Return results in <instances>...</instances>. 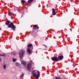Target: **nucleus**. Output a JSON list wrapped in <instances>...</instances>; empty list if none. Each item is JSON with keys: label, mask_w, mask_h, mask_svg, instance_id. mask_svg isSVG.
<instances>
[{"label": "nucleus", "mask_w": 79, "mask_h": 79, "mask_svg": "<svg viewBox=\"0 0 79 79\" xmlns=\"http://www.w3.org/2000/svg\"><path fill=\"white\" fill-rule=\"evenodd\" d=\"M0 56H2V54H0Z\"/></svg>", "instance_id": "nucleus-24"}, {"label": "nucleus", "mask_w": 79, "mask_h": 79, "mask_svg": "<svg viewBox=\"0 0 79 79\" xmlns=\"http://www.w3.org/2000/svg\"><path fill=\"white\" fill-rule=\"evenodd\" d=\"M73 66L74 67H75V65H73Z\"/></svg>", "instance_id": "nucleus-27"}, {"label": "nucleus", "mask_w": 79, "mask_h": 79, "mask_svg": "<svg viewBox=\"0 0 79 79\" xmlns=\"http://www.w3.org/2000/svg\"><path fill=\"white\" fill-rule=\"evenodd\" d=\"M32 62V61L31 60L30 61V63H31Z\"/></svg>", "instance_id": "nucleus-26"}, {"label": "nucleus", "mask_w": 79, "mask_h": 79, "mask_svg": "<svg viewBox=\"0 0 79 79\" xmlns=\"http://www.w3.org/2000/svg\"><path fill=\"white\" fill-rule=\"evenodd\" d=\"M7 27L9 28H11V27H12V29L14 31H15V26L14 25V24H13V23L12 22L10 23L9 24V25Z\"/></svg>", "instance_id": "nucleus-2"}, {"label": "nucleus", "mask_w": 79, "mask_h": 79, "mask_svg": "<svg viewBox=\"0 0 79 79\" xmlns=\"http://www.w3.org/2000/svg\"><path fill=\"white\" fill-rule=\"evenodd\" d=\"M73 64H74V62H73Z\"/></svg>", "instance_id": "nucleus-29"}, {"label": "nucleus", "mask_w": 79, "mask_h": 79, "mask_svg": "<svg viewBox=\"0 0 79 79\" xmlns=\"http://www.w3.org/2000/svg\"><path fill=\"white\" fill-rule=\"evenodd\" d=\"M32 44H29L28 45V47H32Z\"/></svg>", "instance_id": "nucleus-13"}, {"label": "nucleus", "mask_w": 79, "mask_h": 79, "mask_svg": "<svg viewBox=\"0 0 79 79\" xmlns=\"http://www.w3.org/2000/svg\"><path fill=\"white\" fill-rule=\"evenodd\" d=\"M55 79H62L60 77H57L55 78Z\"/></svg>", "instance_id": "nucleus-20"}, {"label": "nucleus", "mask_w": 79, "mask_h": 79, "mask_svg": "<svg viewBox=\"0 0 79 79\" xmlns=\"http://www.w3.org/2000/svg\"><path fill=\"white\" fill-rule=\"evenodd\" d=\"M37 71L38 73V74L36 75L37 74L36 72H35V70H34L32 72L33 75V76H34L35 77H36L37 78H39V76H40V72L39 71L37 70Z\"/></svg>", "instance_id": "nucleus-1"}, {"label": "nucleus", "mask_w": 79, "mask_h": 79, "mask_svg": "<svg viewBox=\"0 0 79 79\" xmlns=\"http://www.w3.org/2000/svg\"><path fill=\"white\" fill-rule=\"evenodd\" d=\"M53 79H54V78H53Z\"/></svg>", "instance_id": "nucleus-30"}, {"label": "nucleus", "mask_w": 79, "mask_h": 79, "mask_svg": "<svg viewBox=\"0 0 79 79\" xmlns=\"http://www.w3.org/2000/svg\"><path fill=\"white\" fill-rule=\"evenodd\" d=\"M24 53H25V51L24 50H22L20 52H19V54L20 58L21 59L23 58Z\"/></svg>", "instance_id": "nucleus-3"}, {"label": "nucleus", "mask_w": 79, "mask_h": 79, "mask_svg": "<svg viewBox=\"0 0 79 79\" xmlns=\"http://www.w3.org/2000/svg\"><path fill=\"white\" fill-rule=\"evenodd\" d=\"M52 60L53 61H59V59L57 57L54 56L52 57Z\"/></svg>", "instance_id": "nucleus-4"}, {"label": "nucleus", "mask_w": 79, "mask_h": 79, "mask_svg": "<svg viewBox=\"0 0 79 79\" xmlns=\"http://www.w3.org/2000/svg\"><path fill=\"white\" fill-rule=\"evenodd\" d=\"M23 76H24V73H23L21 74V76H20V78H21V77H23Z\"/></svg>", "instance_id": "nucleus-19"}, {"label": "nucleus", "mask_w": 79, "mask_h": 79, "mask_svg": "<svg viewBox=\"0 0 79 79\" xmlns=\"http://www.w3.org/2000/svg\"><path fill=\"white\" fill-rule=\"evenodd\" d=\"M0 30H2V29H1V28H0Z\"/></svg>", "instance_id": "nucleus-28"}, {"label": "nucleus", "mask_w": 79, "mask_h": 79, "mask_svg": "<svg viewBox=\"0 0 79 79\" xmlns=\"http://www.w3.org/2000/svg\"><path fill=\"white\" fill-rule=\"evenodd\" d=\"M11 55H14V56H15V55H16V54L15 53L11 52Z\"/></svg>", "instance_id": "nucleus-16"}, {"label": "nucleus", "mask_w": 79, "mask_h": 79, "mask_svg": "<svg viewBox=\"0 0 79 79\" xmlns=\"http://www.w3.org/2000/svg\"><path fill=\"white\" fill-rule=\"evenodd\" d=\"M52 14L53 15H56V12H55V9L52 8Z\"/></svg>", "instance_id": "nucleus-6"}, {"label": "nucleus", "mask_w": 79, "mask_h": 79, "mask_svg": "<svg viewBox=\"0 0 79 79\" xmlns=\"http://www.w3.org/2000/svg\"><path fill=\"white\" fill-rule=\"evenodd\" d=\"M6 56V54L5 53H3V54H2V56L3 57H4V56Z\"/></svg>", "instance_id": "nucleus-18"}, {"label": "nucleus", "mask_w": 79, "mask_h": 79, "mask_svg": "<svg viewBox=\"0 0 79 79\" xmlns=\"http://www.w3.org/2000/svg\"><path fill=\"white\" fill-rule=\"evenodd\" d=\"M58 60H61L63 59V56H58Z\"/></svg>", "instance_id": "nucleus-8"}, {"label": "nucleus", "mask_w": 79, "mask_h": 79, "mask_svg": "<svg viewBox=\"0 0 79 79\" xmlns=\"http://www.w3.org/2000/svg\"><path fill=\"white\" fill-rule=\"evenodd\" d=\"M10 21L9 20H7L5 23V24L6 25V26H8L10 24Z\"/></svg>", "instance_id": "nucleus-7"}, {"label": "nucleus", "mask_w": 79, "mask_h": 79, "mask_svg": "<svg viewBox=\"0 0 79 79\" xmlns=\"http://www.w3.org/2000/svg\"><path fill=\"white\" fill-rule=\"evenodd\" d=\"M44 46L45 47H47V46L46 45H44Z\"/></svg>", "instance_id": "nucleus-25"}, {"label": "nucleus", "mask_w": 79, "mask_h": 79, "mask_svg": "<svg viewBox=\"0 0 79 79\" xmlns=\"http://www.w3.org/2000/svg\"><path fill=\"white\" fill-rule=\"evenodd\" d=\"M33 0H28V3H31L32 1H33Z\"/></svg>", "instance_id": "nucleus-17"}, {"label": "nucleus", "mask_w": 79, "mask_h": 79, "mask_svg": "<svg viewBox=\"0 0 79 79\" xmlns=\"http://www.w3.org/2000/svg\"><path fill=\"white\" fill-rule=\"evenodd\" d=\"M6 65H4L3 66L4 69H5V68H6Z\"/></svg>", "instance_id": "nucleus-22"}, {"label": "nucleus", "mask_w": 79, "mask_h": 79, "mask_svg": "<svg viewBox=\"0 0 79 79\" xmlns=\"http://www.w3.org/2000/svg\"><path fill=\"white\" fill-rule=\"evenodd\" d=\"M34 27H35L36 29H39V27H38V26L36 25H34Z\"/></svg>", "instance_id": "nucleus-10"}, {"label": "nucleus", "mask_w": 79, "mask_h": 79, "mask_svg": "<svg viewBox=\"0 0 79 79\" xmlns=\"http://www.w3.org/2000/svg\"><path fill=\"white\" fill-rule=\"evenodd\" d=\"M31 64L30 63L28 64L27 65V70H28V71H30V70L31 69Z\"/></svg>", "instance_id": "nucleus-5"}, {"label": "nucleus", "mask_w": 79, "mask_h": 79, "mask_svg": "<svg viewBox=\"0 0 79 79\" xmlns=\"http://www.w3.org/2000/svg\"><path fill=\"white\" fill-rule=\"evenodd\" d=\"M21 2L23 3H25V1L24 0H22L21 1Z\"/></svg>", "instance_id": "nucleus-21"}, {"label": "nucleus", "mask_w": 79, "mask_h": 79, "mask_svg": "<svg viewBox=\"0 0 79 79\" xmlns=\"http://www.w3.org/2000/svg\"><path fill=\"white\" fill-rule=\"evenodd\" d=\"M12 60H13V62H15V61H16L17 60V59H15V58H13L12 59Z\"/></svg>", "instance_id": "nucleus-12"}, {"label": "nucleus", "mask_w": 79, "mask_h": 79, "mask_svg": "<svg viewBox=\"0 0 79 79\" xmlns=\"http://www.w3.org/2000/svg\"><path fill=\"white\" fill-rule=\"evenodd\" d=\"M9 16H12V15H14V14L13 13L10 12L8 14Z\"/></svg>", "instance_id": "nucleus-11"}, {"label": "nucleus", "mask_w": 79, "mask_h": 79, "mask_svg": "<svg viewBox=\"0 0 79 79\" xmlns=\"http://www.w3.org/2000/svg\"><path fill=\"white\" fill-rule=\"evenodd\" d=\"M0 62H2V60L1 58H0Z\"/></svg>", "instance_id": "nucleus-23"}, {"label": "nucleus", "mask_w": 79, "mask_h": 79, "mask_svg": "<svg viewBox=\"0 0 79 79\" xmlns=\"http://www.w3.org/2000/svg\"><path fill=\"white\" fill-rule=\"evenodd\" d=\"M22 64H23V65H25V64H26V63L25 62L22 61Z\"/></svg>", "instance_id": "nucleus-14"}, {"label": "nucleus", "mask_w": 79, "mask_h": 79, "mask_svg": "<svg viewBox=\"0 0 79 79\" xmlns=\"http://www.w3.org/2000/svg\"><path fill=\"white\" fill-rule=\"evenodd\" d=\"M27 52L28 53H29V54H30V53H32V50H31L30 48H28L27 50Z\"/></svg>", "instance_id": "nucleus-9"}, {"label": "nucleus", "mask_w": 79, "mask_h": 79, "mask_svg": "<svg viewBox=\"0 0 79 79\" xmlns=\"http://www.w3.org/2000/svg\"><path fill=\"white\" fill-rule=\"evenodd\" d=\"M15 65H16V66H19V64L18 63H15Z\"/></svg>", "instance_id": "nucleus-15"}]
</instances>
